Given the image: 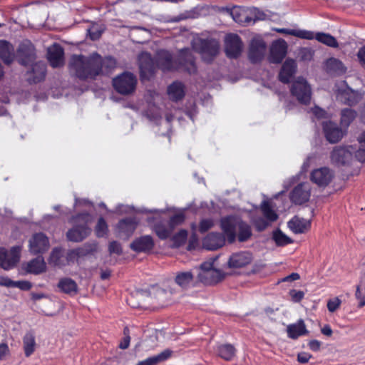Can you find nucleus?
<instances>
[{
	"instance_id": "f257e3e1",
	"label": "nucleus",
	"mask_w": 365,
	"mask_h": 365,
	"mask_svg": "<svg viewBox=\"0 0 365 365\" xmlns=\"http://www.w3.org/2000/svg\"><path fill=\"white\" fill-rule=\"evenodd\" d=\"M115 65L116 61L113 58L108 56L103 58L98 53H93L89 56L73 55L68 68L70 72L81 80H95L101 74L103 68L109 72Z\"/></svg>"
},
{
	"instance_id": "f03ea898",
	"label": "nucleus",
	"mask_w": 365,
	"mask_h": 365,
	"mask_svg": "<svg viewBox=\"0 0 365 365\" xmlns=\"http://www.w3.org/2000/svg\"><path fill=\"white\" fill-rule=\"evenodd\" d=\"M156 66L163 72L182 71L192 75L197 71L195 57L190 48L180 49L177 61H173L169 51H159L156 55Z\"/></svg>"
},
{
	"instance_id": "7ed1b4c3",
	"label": "nucleus",
	"mask_w": 365,
	"mask_h": 365,
	"mask_svg": "<svg viewBox=\"0 0 365 365\" xmlns=\"http://www.w3.org/2000/svg\"><path fill=\"white\" fill-rule=\"evenodd\" d=\"M192 49L200 54L201 59L206 63H212L220 52V41L212 37H197L191 43Z\"/></svg>"
},
{
	"instance_id": "20e7f679",
	"label": "nucleus",
	"mask_w": 365,
	"mask_h": 365,
	"mask_svg": "<svg viewBox=\"0 0 365 365\" xmlns=\"http://www.w3.org/2000/svg\"><path fill=\"white\" fill-rule=\"evenodd\" d=\"M92 220V215L88 212H83L72 217L71 222L73 223V227L66 233L68 240L78 242L87 237L91 232L88 224Z\"/></svg>"
},
{
	"instance_id": "39448f33",
	"label": "nucleus",
	"mask_w": 365,
	"mask_h": 365,
	"mask_svg": "<svg viewBox=\"0 0 365 365\" xmlns=\"http://www.w3.org/2000/svg\"><path fill=\"white\" fill-rule=\"evenodd\" d=\"M137 83V77L128 71H125L113 79L114 89L123 96L133 94L136 89Z\"/></svg>"
},
{
	"instance_id": "423d86ee",
	"label": "nucleus",
	"mask_w": 365,
	"mask_h": 365,
	"mask_svg": "<svg viewBox=\"0 0 365 365\" xmlns=\"http://www.w3.org/2000/svg\"><path fill=\"white\" fill-rule=\"evenodd\" d=\"M290 92L300 103L307 105L310 103L312 98L311 87L304 78L299 77L292 83Z\"/></svg>"
},
{
	"instance_id": "0eeeda50",
	"label": "nucleus",
	"mask_w": 365,
	"mask_h": 365,
	"mask_svg": "<svg viewBox=\"0 0 365 365\" xmlns=\"http://www.w3.org/2000/svg\"><path fill=\"white\" fill-rule=\"evenodd\" d=\"M354 152V148L351 145L336 146L331 152V161L337 166L348 165L353 158Z\"/></svg>"
},
{
	"instance_id": "6e6552de",
	"label": "nucleus",
	"mask_w": 365,
	"mask_h": 365,
	"mask_svg": "<svg viewBox=\"0 0 365 365\" xmlns=\"http://www.w3.org/2000/svg\"><path fill=\"white\" fill-rule=\"evenodd\" d=\"M20 252L21 247L19 246L11 247L9 252L0 247V267L6 270L14 267L19 261Z\"/></svg>"
},
{
	"instance_id": "1a4fd4ad",
	"label": "nucleus",
	"mask_w": 365,
	"mask_h": 365,
	"mask_svg": "<svg viewBox=\"0 0 365 365\" xmlns=\"http://www.w3.org/2000/svg\"><path fill=\"white\" fill-rule=\"evenodd\" d=\"M49 247V240L42 232L34 234L29 241V250L34 255L43 254L48 250Z\"/></svg>"
},
{
	"instance_id": "9d476101",
	"label": "nucleus",
	"mask_w": 365,
	"mask_h": 365,
	"mask_svg": "<svg viewBox=\"0 0 365 365\" xmlns=\"http://www.w3.org/2000/svg\"><path fill=\"white\" fill-rule=\"evenodd\" d=\"M242 42L240 37L235 34H229L225 38L226 55L230 58H237L242 51Z\"/></svg>"
},
{
	"instance_id": "9b49d317",
	"label": "nucleus",
	"mask_w": 365,
	"mask_h": 365,
	"mask_svg": "<svg viewBox=\"0 0 365 365\" xmlns=\"http://www.w3.org/2000/svg\"><path fill=\"white\" fill-rule=\"evenodd\" d=\"M175 282L184 290L198 287L197 274L194 269L176 272Z\"/></svg>"
},
{
	"instance_id": "f8f14e48",
	"label": "nucleus",
	"mask_w": 365,
	"mask_h": 365,
	"mask_svg": "<svg viewBox=\"0 0 365 365\" xmlns=\"http://www.w3.org/2000/svg\"><path fill=\"white\" fill-rule=\"evenodd\" d=\"M334 176V172L327 167L314 169L310 174L311 181L320 187H327Z\"/></svg>"
},
{
	"instance_id": "ddd939ff",
	"label": "nucleus",
	"mask_w": 365,
	"mask_h": 365,
	"mask_svg": "<svg viewBox=\"0 0 365 365\" xmlns=\"http://www.w3.org/2000/svg\"><path fill=\"white\" fill-rule=\"evenodd\" d=\"M266 47V43L262 38H252L248 52V58L250 62L252 63H259L264 57Z\"/></svg>"
},
{
	"instance_id": "4468645a",
	"label": "nucleus",
	"mask_w": 365,
	"mask_h": 365,
	"mask_svg": "<svg viewBox=\"0 0 365 365\" xmlns=\"http://www.w3.org/2000/svg\"><path fill=\"white\" fill-rule=\"evenodd\" d=\"M322 128L327 140L332 144L339 142L345 135V131L332 121L324 122Z\"/></svg>"
},
{
	"instance_id": "2eb2a0df",
	"label": "nucleus",
	"mask_w": 365,
	"mask_h": 365,
	"mask_svg": "<svg viewBox=\"0 0 365 365\" xmlns=\"http://www.w3.org/2000/svg\"><path fill=\"white\" fill-rule=\"evenodd\" d=\"M140 220L136 217H128L120 220L116 225V231L121 237H130L138 225Z\"/></svg>"
},
{
	"instance_id": "dca6fc26",
	"label": "nucleus",
	"mask_w": 365,
	"mask_h": 365,
	"mask_svg": "<svg viewBox=\"0 0 365 365\" xmlns=\"http://www.w3.org/2000/svg\"><path fill=\"white\" fill-rule=\"evenodd\" d=\"M287 44L284 39L274 41L270 48L269 61L272 63H279L287 54Z\"/></svg>"
},
{
	"instance_id": "f3484780",
	"label": "nucleus",
	"mask_w": 365,
	"mask_h": 365,
	"mask_svg": "<svg viewBox=\"0 0 365 365\" xmlns=\"http://www.w3.org/2000/svg\"><path fill=\"white\" fill-rule=\"evenodd\" d=\"M311 188L308 183H300L290 193V200L295 205H302L309 200Z\"/></svg>"
},
{
	"instance_id": "a211bd4d",
	"label": "nucleus",
	"mask_w": 365,
	"mask_h": 365,
	"mask_svg": "<svg viewBox=\"0 0 365 365\" xmlns=\"http://www.w3.org/2000/svg\"><path fill=\"white\" fill-rule=\"evenodd\" d=\"M225 277L224 273L219 269L197 273L198 287L200 284L213 285L221 282Z\"/></svg>"
},
{
	"instance_id": "6ab92c4d",
	"label": "nucleus",
	"mask_w": 365,
	"mask_h": 365,
	"mask_svg": "<svg viewBox=\"0 0 365 365\" xmlns=\"http://www.w3.org/2000/svg\"><path fill=\"white\" fill-rule=\"evenodd\" d=\"M17 57L20 64L27 66L36 58L35 51L30 42H24L17 49Z\"/></svg>"
},
{
	"instance_id": "aec40b11",
	"label": "nucleus",
	"mask_w": 365,
	"mask_h": 365,
	"mask_svg": "<svg viewBox=\"0 0 365 365\" xmlns=\"http://www.w3.org/2000/svg\"><path fill=\"white\" fill-rule=\"evenodd\" d=\"M252 259L253 256L250 252L241 251L230 255L227 265L230 268H242L250 264Z\"/></svg>"
},
{
	"instance_id": "412c9836",
	"label": "nucleus",
	"mask_w": 365,
	"mask_h": 365,
	"mask_svg": "<svg viewBox=\"0 0 365 365\" xmlns=\"http://www.w3.org/2000/svg\"><path fill=\"white\" fill-rule=\"evenodd\" d=\"M138 63L142 76L153 75L155 73L156 61H154L150 53H140L138 56Z\"/></svg>"
},
{
	"instance_id": "4be33fe9",
	"label": "nucleus",
	"mask_w": 365,
	"mask_h": 365,
	"mask_svg": "<svg viewBox=\"0 0 365 365\" xmlns=\"http://www.w3.org/2000/svg\"><path fill=\"white\" fill-rule=\"evenodd\" d=\"M48 60L53 68L61 67L64 64V51L58 44H53L48 49Z\"/></svg>"
},
{
	"instance_id": "5701e85b",
	"label": "nucleus",
	"mask_w": 365,
	"mask_h": 365,
	"mask_svg": "<svg viewBox=\"0 0 365 365\" xmlns=\"http://www.w3.org/2000/svg\"><path fill=\"white\" fill-rule=\"evenodd\" d=\"M225 243V236L219 232H211L208 234L202 241L203 247L208 250H215L220 248Z\"/></svg>"
},
{
	"instance_id": "b1692460",
	"label": "nucleus",
	"mask_w": 365,
	"mask_h": 365,
	"mask_svg": "<svg viewBox=\"0 0 365 365\" xmlns=\"http://www.w3.org/2000/svg\"><path fill=\"white\" fill-rule=\"evenodd\" d=\"M154 245L153 237L150 235H144L134 240L130 244V248L136 252H146L150 251Z\"/></svg>"
},
{
	"instance_id": "393cba45",
	"label": "nucleus",
	"mask_w": 365,
	"mask_h": 365,
	"mask_svg": "<svg viewBox=\"0 0 365 365\" xmlns=\"http://www.w3.org/2000/svg\"><path fill=\"white\" fill-rule=\"evenodd\" d=\"M221 228L227 237L229 242L232 243L236 238L237 222L233 217H226L221 220Z\"/></svg>"
},
{
	"instance_id": "a878e982",
	"label": "nucleus",
	"mask_w": 365,
	"mask_h": 365,
	"mask_svg": "<svg viewBox=\"0 0 365 365\" xmlns=\"http://www.w3.org/2000/svg\"><path fill=\"white\" fill-rule=\"evenodd\" d=\"M32 77H29L28 81L30 83H36L41 82L45 78L46 74V64L42 61H38L32 65L31 69L28 72Z\"/></svg>"
},
{
	"instance_id": "bb28decb",
	"label": "nucleus",
	"mask_w": 365,
	"mask_h": 365,
	"mask_svg": "<svg viewBox=\"0 0 365 365\" xmlns=\"http://www.w3.org/2000/svg\"><path fill=\"white\" fill-rule=\"evenodd\" d=\"M288 227L295 234L304 233L310 228L311 220L295 216L288 222Z\"/></svg>"
},
{
	"instance_id": "cd10ccee",
	"label": "nucleus",
	"mask_w": 365,
	"mask_h": 365,
	"mask_svg": "<svg viewBox=\"0 0 365 365\" xmlns=\"http://www.w3.org/2000/svg\"><path fill=\"white\" fill-rule=\"evenodd\" d=\"M297 65L294 60L287 59L283 63L279 74V79L284 83L289 82L296 72Z\"/></svg>"
},
{
	"instance_id": "c85d7f7f",
	"label": "nucleus",
	"mask_w": 365,
	"mask_h": 365,
	"mask_svg": "<svg viewBox=\"0 0 365 365\" xmlns=\"http://www.w3.org/2000/svg\"><path fill=\"white\" fill-rule=\"evenodd\" d=\"M14 47L5 40H0V58L6 65H10L14 60Z\"/></svg>"
},
{
	"instance_id": "c756f323",
	"label": "nucleus",
	"mask_w": 365,
	"mask_h": 365,
	"mask_svg": "<svg viewBox=\"0 0 365 365\" xmlns=\"http://www.w3.org/2000/svg\"><path fill=\"white\" fill-rule=\"evenodd\" d=\"M287 332L289 338L297 339L299 336L308 334L304 320L299 319L296 323L290 324L287 327Z\"/></svg>"
},
{
	"instance_id": "7c9ffc66",
	"label": "nucleus",
	"mask_w": 365,
	"mask_h": 365,
	"mask_svg": "<svg viewBox=\"0 0 365 365\" xmlns=\"http://www.w3.org/2000/svg\"><path fill=\"white\" fill-rule=\"evenodd\" d=\"M24 269L28 273L39 274L46 271V264L42 256H38L27 262Z\"/></svg>"
},
{
	"instance_id": "2f4dec72",
	"label": "nucleus",
	"mask_w": 365,
	"mask_h": 365,
	"mask_svg": "<svg viewBox=\"0 0 365 365\" xmlns=\"http://www.w3.org/2000/svg\"><path fill=\"white\" fill-rule=\"evenodd\" d=\"M361 95L358 91L351 89H346L340 91L338 94V98L344 104L349 106H354L361 99Z\"/></svg>"
},
{
	"instance_id": "473e14b6",
	"label": "nucleus",
	"mask_w": 365,
	"mask_h": 365,
	"mask_svg": "<svg viewBox=\"0 0 365 365\" xmlns=\"http://www.w3.org/2000/svg\"><path fill=\"white\" fill-rule=\"evenodd\" d=\"M169 98L173 101H178L185 96L184 85L178 81L173 82L168 87Z\"/></svg>"
},
{
	"instance_id": "72a5a7b5",
	"label": "nucleus",
	"mask_w": 365,
	"mask_h": 365,
	"mask_svg": "<svg viewBox=\"0 0 365 365\" xmlns=\"http://www.w3.org/2000/svg\"><path fill=\"white\" fill-rule=\"evenodd\" d=\"M237 239L239 242H246L252 235L251 226L242 220L237 221Z\"/></svg>"
},
{
	"instance_id": "f704fd0d",
	"label": "nucleus",
	"mask_w": 365,
	"mask_h": 365,
	"mask_svg": "<svg viewBox=\"0 0 365 365\" xmlns=\"http://www.w3.org/2000/svg\"><path fill=\"white\" fill-rule=\"evenodd\" d=\"M58 287L62 292L70 295L76 294L78 291V286L76 282L67 277L59 280Z\"/></svg>"
},
{
	"instance_id": "c9c22d12",
	"label": "nucleus",
	"mask_w": 365,
	"mask_h": 365,
	"mask_svg": "<svg viewBox=\"0 0 365 365\" xmlns=\"http://www.w3.org/2000/svg\"><path fill=\"white\" fill-rule=\"evenodd\" d=\"M49 263L55 267H62L66 265L63 250L61 247L53 249L49 257Z\"/></svg>"
},
{
	"instance_id": "e433bc0d",
	"label": "nucleus",
	"mask_w": 365,
	"mask_h": 365,
	"mask_svg": "<svg viewBox=\"0 0 365 365\" xmlns=\"http://www.w3.org/2000/svg\"><path fill=\"white\" fill-rule=\"evenodd\" d=\"M153 231L160 240H166L171 235L173 230L169 227H167L166 225L162 220L158 221L152 226Z\"/></svg>"
},
{
	"instance_id": "4c0bfd02",
	"label": "nucleus",
	"mask_w": 365,
	"mask_h": 365,
	"mask_svg": "<svg viewBox=\"0 0 365 365\" xmlns=\"http://www.w3.org/2000/svg\"><path fill=\"white\" fill-rule=\"evenodd\" d=\"M24 354L26 357L30 356L35 351L36 340L34 333L29 331L23 338Z\"/></svg>"
},
{
	"instance_id": "58836bf2",
	"label": "nucleus",
	"mask_w": 365,
	"mask_h": 365,
	"mask_svg": "<svg viewBox=\"0 0 365 365\" xmlns=\"http://www.w3.org/2000/svg\"><path fill=\"white\" fill-rule=\"evenodd\" d=\"M277 31L279 33L292 35L302 39L312 40L314 39V32L307 30H296L289 29H278Z\"/></svg>"
},
{
	"instance_id": "ea45409f",
	"label": "nucleus",
	"mask_w": 365,
	"mask_h": 365,
	"mask_svg": "<svg viewBox=\"0 0 365 365\" xmlns=\"http://www.w3.org/2000/svg\"><path fill=\"white\" fill-rule=\"evenodd\" d=\"M217 354L226 361H230L235 355V348L230 344H220L217 346Z\"/></svg>"
},
{
	"instance_id": "a19ab883",
	"label": "nucleus",
	"mask_w": 365,
	"mask_h": 365,
	"mask_svg": "<svg viewBox=\"0 0 365 365\" xmlns=\"http://www.w3.org/2000/svg\"><path fill=\"white\" fill-rule=\"evenodd\" d=\"M326 68L329 73L336 75L342 74L346 71L343 63L334 58H331L327 61Z\"/></svg>"
},
{
	"instance_id": "79ce46f5",
	"label": "nucleus",
	"mask_w": 365,
	"mask_h": 365,
	"mask_svg": "<svg viewBox=\"0 0 365 365\" xmlns=\"http://www.w3.org/2000/svg\"><path fill=\"white\" fill-rule=\"evenodd\" d=\"M150 294L153 295L154 298L160 303L164 304L168 297L173 294L171 289L168 291L165 289L160 288L158 286H153L150 291Z\"/></svg>"
},
{
	"instance_id": "37998d69",
	"label": "nucleus",
	"mask_w": 365,
	"mask_h": 365,
	"mask_svg": "<svg viewBox=\"0 0 365 365\" xmlns=\"http://www.w3.org/2000/svg\"><path fill=\"white\" fill-rule=\"evenodd\" d=\"M314 38H316L319 42L332 48H336L338 46L336 39L329 34L323 32H319L316 34H314Z\"/></svg>"
},
{
	"instance_id": "c03bdc74",
	"label": "nucleus",
	"mask_w": 365,
	"mask_h": 365,
	"mask_svg": "<svg viewBox=\"0 0 365 365\" xmlns=\"http://www.w3.org/2000/svg\"><path fill=\"white\" fill-rule=\"evenodd\" d=\"M261 211L264 218L269 222H274L278 218L277 214L272 209L270 204L267 201H263L261 204Z\"/></svg>"
},
{
	"instance_id": "a18cd8bd",
	"label": "nucleus",
	"mask_w": 365,
	"mask_h": 365,
	"mask_svg": "<svg viewBox=\"0 0 365 365\" xmlns=\"http://www.w3.org/2000/svg\"><path fill=\"white\" fill-rule=\"evenodd\" d=\"M356 112L351 108L343 109L341 112V123L345 127H348L355 119Z\"/></svg>"
},
{
	"instance_id": "49530a36",
	"label": "nucleus",
	"mask_w": 365,
	"mask_h": 365,
	"mask_svg": "<svg viewBox=\"0 0 365 365\" xmlns=\"http://www.w3.org/2000/svg\"><path fill=\"white\" fill-rule=\"evenodd\" d=\"M272 238L277 246H284L292 242L291 239L279 229L273 232Z\"/></svg>"
},
{
	"instance_id": "de8ad7c7",
	"label": "nucleus",
	"mask_w": 365,
	"mask_h": 365,
	"mask_svg": "<svg viewBox=\"0 0 365 365\" xmlns=\"http://www.w3.org/2000/svg\"><path fill=\"white\" fill-rule=\"evenodd\" d=\"M108 225L103 217H101L96 226L95 227V232L98 237H103L106 236L108 233Z\"/></svg>"
},
{
	"instance_id": "09e8293b",
	"label": "nucleus",
	"mask_w": 365,
	"mask_h": 365,
	"mask_svg": "<svg viewBox=\"0 0 365 365\" xmlns=\"http://www.w3.org/2000/svg\"><path fill=\"white\" fill-rule=\"evenodd\" d=\"M81 254L82 250L80 249L69 250L65 257V262L66 265L74 263L76 261H77Z\"/></svg>"
},
{
	"instance_id": "8fccbe9b",
	"label": "nucleus",
	"mask_w": 365,
	"mask_h": 365,
	"mask_svg": "<svg viewBox=\"0 0 365 365\" xmlns=\"http://www.w3.org/2000/svg\"><path fill=\"white\" fill-rule=\"evenodd\" d=\"M185 219V215L183 212H179L174 215H173L169 220V227L173 230V229L178 226L181 225Z\"/></svg>"
},
{
	"instance_id": "3c124183",
	"label": "nucleus",
	"mask_w": 365,
	"mask_h": 365,
	"mask_svg": "<svg viewBox=\"0 0 365 365\" xmlns=\"http://www.w3.org/2000/svg\"><path fill=\"white\" fill-rule=\"evenodd\" d=\"M124 336L122 339L121 341L119 344V348L121 349H127L130 342V330L128 327H125L123 329Z\"/></svg>"
},
{
	"instance_id": "603ef678",
	"label": "nucleus",
	"mask_w": 365,
	"mask_h": 365,
	"mask_svg": "<svg viewBox=\"0 0 365 365\" xmlns=\"http://www.w3.org/2000/svg\"><path fill=\"white\" fill-rule=\"evenodd\" d=\"M253 224L257 230L261 232L264 230L269 226V222L266 219L259 217L253 220Z\"/></svg>"
},
{
	"instance_id": "864d4df0",
	"label": "nucleus",
	"mask_w": 365,
	"mask_h": 365,
	"mask_svg": "<svg viewBox=\"0 0 365 365\" xmlns=\"http://www.w3.org/2000/svg\"><path fill=\"white\" fill-rule=\"evenodd\" d=\"M341 304V299L339 297H334L333 299H330L327 302V309L330 312H334L336 311Z\"/></svg>"
},
{
	"instance_id": "5fc2aeb1",
	"label": "nucleus",
	"mask_w": 365,
	"mask_h": 365,
	"mask_svg": "<svg viewBox=\"0 0 365 365\" xmlns=\"http://www.w3.org/2000/svg\"><path fill=\"white\" fill-rule=\"evenodd\" d=\"M214 225L213 221L211 219H203L200 222L199 231L201 233H205Z\"/></svg>"
},
{
	"instance_id": "6e6d98bb",
	"label": "nucleus",
	"mask_w": 365,
	"mask_h": 365,
	"mask_svg": "<svg viewBox=\"0 0 365 365\" xmlns=\"http://www.w3.org/2000/svg\"><path fill=\"white\" fill-rule=\"evenodd\" d=\"M216 259H212L211 261H207L203 263H202L200 266L199 269H194V271L197 273L198 272H208L214 270L213 268L214 262Z\"/></svg>"
},
{
	"instance_id": "4d7b16f0",
	"label": "nucleus",
	"mask_w": 365,
	"mask_h": 365,
	"mask_svg": "<svg viewBox=\"0 0 365 365\" xmlns=\"http://www.w3.org/2000/svg\"><path fill=\"white\" fill-rule=\"evenodd\" d=\"M172 354H173L172 350H170L169 349H166L163 350V351H161L160 354L155 355V358L157 361V363L158 364V363H160V362L168 360L169 358L171 357Z\"/></svg>"
},
{
	"instance_id": "13d9d810",
	"label": "nucleus",
	"mask_w": 365,
	"mask_h": 365,
	"mask_svg": "<svg viewBox=\"0 0 365 365\" xmlns=\"http://www.w3.org/2000/svg\"><path fill=\"white\" fill-rule=\"evenodd\" d=\"M355 158L361 163H365V143H359V148L357 150H354Z\"/></svg>"
},
{
	"instance_id": "bf43d9fd",
	"label": "nucleus",
	"mask_w": 365,
	"mask_h": 365,
	"mask_svg": "<svg viewBox=\"0 0 365 365\" xmlns=\"http://www.w3.org/2000/svg\"><path fill=\"white\" fill-rule=\"evenodd\" d=\"M289 295L294 302H299L304 298V293L300 290L292 289L289 291Z\"/></svg>"
},
{
	"instance_id": "052dcab7",
	"label": "nucleus",
	"mask_w": 365,
	"mask_h": 365,
	"mask_svg": "<svg viewBox=\"0 0 365 365\" xmlns=\"http://www.w3.org/2000/svg\"><path fill=\"white\" fill-rule=\"evenodd\" d=\"M31 283L29 281H14V287L19 288L21 290L27 291L31 288Z\"/></svg>"
},
{
	"instance_id": "680f3d73",
	"label": "nucleus",
	"mask_w": 365,
	"mask_h": 365,
	"mask_svg": "<svg viewBox=\"0 0 365 365\" xmlns=\"http://www.w3.org/2000/svg\"><path fill=\"white\" fill-rule=\"evenodd\" d=\"M108 250L110 253L120 255L122 253V247L119 242L113 241L109 244Z\"/></svg>"
},
{
	"instance_id": "e2e57ef3",
	"label": "nucleus",
	"mask_w": 365,
	"mask_h": 365,
	"mask_svg": "<svg viewBox=\"0 0 365 365\" xmlns=\"http://www.w3.org/2000/svg\"><path fill=\"white\" fill-rule=\"evenodd\" d=\"M75 206L76 207L85 206V207L92 208L93 207V203L87 199L76 197L75 198Z\"/></svg>"
},
{
	"instance_id": "0e129e2a",
	"label": "nucleus",
	"mask_w": 365,
	"mask_h": 365,
	"mask_svg": "<svg viewBox=\"0 0 365 365\" xmlns=\"http://www.w3.org/2000/svg\"><path fill=\"white\" fill-rule=\"evenodd\" d=\"M312 358V355L307 352H301L297 355V361L301 364H305Z\"/></svg>"
},
{
	"instance_id": "69168bd1",
	"label": "nucleus",
	"mask_w": 365,
	"mask_h": 365,
	"mask_svg": "<svg viewBox=\"0 0 365 365\" xmlns=\"http://www.w3.org/2000/svg\"><path fill=\"white\" fill-rule=\"evenodd\" d=\"M14 281L7 277H0V286L14 287Z\"/></svg>"
},
{
	"instance_id": "338daca9",
	"label": "nucleus",
	"mask_w": 365,
	"mask_h": 365,
	"mask_svg": "<svg viewBox=\"0 0 365 365\" xmlns=\"http://www.w3.org/2000/svg\"><path fill=\"white\" fill-rule=\"evenodd\" d=\"M157 361L155 358V356L148 357L145 360L139 361L137 365H157Z\"/></svg>"
},
{
	"instance_id": "774afa93",
	"label": "nucleus",
	"mask_w": 365,
	"mask_h": 365,
	"mask_svg": "<svg viewBox=\"0 0 365 365\" xmlns=\"http://www.w3.org/2000/svg\"><path fill=\"white\" fill-rule=\"evenodd\" d=\"M309 348L313 351H317L320 349L321 342L318 340L313 339L308 343Z\"/></svg>"
}]
</instances>
